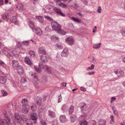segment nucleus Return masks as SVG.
Masks as SVG:
<instances>
[{"label": "nucleus", "instance_id": "obj_1", "mask_svg": "<svg viewBox=\"0 0 125 125\" xmlns=\"http://www.w3.org/2000/svg\"><path fill=\"white\" fill-rule=\"evenodd\" d=\"M36 70L38 73H40L42 71V69L46 72L48 73H52V71L46 65H40L39 64L38 67L34 66Z\"/></svg>", "mask_w": 125, "mask_h": 125}, {"label": "nucleus", "instance_id": "obj_2", "mask_svg": "<svg viewBox=\"0 0 125 125\" xmlns=\"http://www.w3.org/2000/svg\"><path fill=\"white\" fill-rule=\"evenodd\" d=\"M4 115L6 119L0 120V125H10L11 124L10 118L8 117V116L5 113H4Z\"/></svg>", "mask_w": 125, "mask_h": 125}, {"label": "nucleus", "instance_id": "obj_3", "mask_svg": "<svg viewBox=\"0 0 125 125\" xmlns=\"http://www.w3.org/2000/svg\"><path fill=\"white\" fill-rule=\"evenodd\" d=\"M74 40L73 38L71 36L67 37L65 40V42L70 46L73 45Z\"/></svg>", "mask_w": 125, "mask_h": 125}, {"label": "nucleus", "instance_id": "obj_4", "mask_svg": "<svg viewBox=\"0 0 125 125\" xmlns=\"http://www.w3.org/2000/svg\"><path fill=\"white\" fill-rule=\"evenodd\" d=\"M51 25L52 29L56 30L57 31L61 27V26L60 24L55 22H52Z\"/></svg>", "mask_w": 125, "mask_h": 125}, {"label": "nucleus", "instance_id": "obj_5", "mask_svg": "<svg viewBox=\"0 0 125 125\" xmlns=\"http://www.w3.org/2000/svg\"><path fill=\"white\" fill-rule=\"evenodd\" d=\"M79 106L81 109L82 113L86 112L88 109L87 105L84 103H81L80 104Z\"/></svg>", "mask_w": 125, "mask_h": 125}, {"label": "nucleus", "instance_id": "obj_6", "mask_svg": "<svg viewBox=\"0 0 125 125\" xmlns=\"http://www.w3.org/2000/svg\"><path fill=\"white\" fill-rule=\"evenodd\" d=\"M29 116L32 120H34V124L36 123L37 120L38 118V115L37 114L35 113H31Z\"/></svg>", "mask_w": 125, "mask_h": 125}, {"label": "nucleus", "instance_id": "obj_7", "mask_svg": "<svg viewBox=\"0 0 125 125\" xmlns=\"http://www.w3.org/2000/svg\"><path fill=\"white\" fill-rule=\"evenodd\" d=\"M53 10L58 15H60L63 16H65V15L62 12V11L59 8H58L56 7L54 8L53 9Z\"/></svg>", "mask_w": 125, "mask_h": 125}, {"label": "nucleus", "instance_id": "obj_8", "mask_svg": "<svg viewBox=\"0 0 125 125\" xmlns=\"http://www.w3.org/2000/svg\"><path fill=\"white\" fill-rule=\"evenodd\" d=\"M69 54L68 50L67 48H65L63 50L61 54V56H62L67 57L68 55Z\"/></svg>", "mask_w": 125, "mask_h": 125}, {"label": "nucleus", "instance_id": "obj_9", "mask_svg": "<svg viewBox=\"0 0 125 125\" xmlns=\"http://www.w3.org/2000/svg\"><path fill=\"white\" fill-rule=\"evenodd\" d=\"M22 111L25 114L29 112V106L28 105H23L22 106Z\"/></svg>", "mask_w": 125, "mask_h": 125}, {"label": "nucleus", "instance_id": "obj_10", "mask_svg": "<svg viewBox=\"0 0 125 125\" xmlns=\"http://www.w3.org/2000/svg\"><path fill=\"white\" fill-rule=\"evenodd\" d=\"M114 72L118 76L122 75L124 74V72L123 71L120 69L115 71Z\"/></svg>", "mask_w": 125, "mask_h": 125}, {"label": "nucleus", "instance_id": "obj_11", "mask_svg": "<svg viewBox=\"0 0 125 125\" xmlns=\"http://www.w3.org/2000/svg\"><path fill=\"white\" fill-rule=\"evenodd\" d=\"M87 116V114L86 113H83V114L79 117V120L80 122L85 120Z\"/></svg>", "mask_w": 125, "mask_h": 125}, {"label": "nucleus", "instance_id": "obj_12", "mask_svg": "<svg viewBox=\"0 0 125 125\" xmlns=\"http://www.w3.org/2000/svg\"><path fill=\"white\" fill-rule=\"evenodd\" d=\"M10 21L12 23L14 24L17 23L18 21L17 20V17L15 16H13L11 17L10 19Z\"/></svg>", "mask_w": 125, "mask_h": 125}, {"label": "nucleus", "instance_id": "obj_13", "mask_svg": "<svg viewBox=\"0 0 125 125\" xmlns=\"http://www.w3.org/2000/svg\"><path fill=\"white\" fill-rule=\"evenodd\" d=\"M12 66L14 67H18L19 65V62H18L15 60H13L12 61Z\"/></svg>", "mask_w": 125, "mask_h": 125}, {"label": "nucleus", "instance_id": "obj_14", "mask_svg": "<svg viewBox=\"0 0 125 125\" xmlns=\"http://www.w3.org/2000/svg\"><path fill=\"white\" fill-rule=\"evenodd\" d=\"M18 73L20 75H22L23 73V70L22 67L18 66L17 68Z\"/></svg>", "mask_w": 125, "mask_h": 125}, {"label": "nucleus", "instance_id": "obj_15", "mask_svg": "<svg viewBox=\"0 0 125 125\" xmlns=\"http://www.w3.org/2000/svg\"><path fill=\"white\" fill-rule=\"evenodd\" d=\"M45 48L44 47H39L38 50L39 52L42 54H45Z\"/></svg>", "mask_w": 125, "mask_h": 125}, {"label": "nucleus", "instance_id": "obj_16", "mask_svg": "<svg viewBox=\"0 0 125 125\" xmlns=\"http://www.w3.org/2000/svg\"><path fill=\"white\" fill-rule=\"evenodd\" d=\"M98 122L99 123L98 125H105L106 121V120L104 119H100Z\"/></svg>", "mask_w": 125, "mask_h": 125}, {"label": "nucleus", "instance_id": "obj_17", "mask_svg": "<svg viewBox=\"0 0 125 125\" xmlns=\"http://www.w3.org/2000/svg\"><path fill=\"white\" fill-rule=\"evenodd\" d=\"M36 33L38 35H41L42 34V33L40 28L37 27L35 29Z\"/></svg>", "mask_w": 125, "mask_h": 125}, {"label": "nucleus", "instance_id": "obj_18", "mask_svg": "<svg viewBox=\"0 0 125 125\" xmlns=\"http://www.w3.org/2000/svg\"><path fill=\"white\" fill-rule=\"evenodd\" d=\"M40 59L42 62L44 63H46L47 61V57L44 54L42 55L40 57Z\"/></svg>", "mask_w": 125, "mask_h": 125}, {"label": "nucleus", "instance_id": "obj_19", "mask_svg": "<svg viewBox=\"0 0 125 125\" xmlns=\"http://www.w3.org/2000/svg\"><path fill=\"white\" fill-rule=\"evenodd\" d=\"M6 79L4 77L0 76V83L1 84H4L5 83Z\"/></svg>", "mask_w": 125, "mask_h": 125}, {"label": "nucleus", "instance_id": "obj_20", "mask_svg": "<svg viewBox=\"0 0 125 125\" xmlns=\"http://www.w3.org/2000/svg\"><path fill=\"white\" fill-rule=\"evenodd\" d=\"M71 20L78 23H80L81 22V20L78 18L75 17H72L71 18Z\"/></svg>", "mask_w": 125, "mask_h": 125}, {"label": "nucleus", "instance_id": "obj_21", "mask_svg": "<svg viewBox=\"0 0 125 125\" xmlns=\"http://www.w3.org/2000/svg\"><path fill=\"white\" fill-rule=\"evenodd\" d=\"M15 117L17 120L18 123H20L21 122V119L20 118L19 114L18 113H15Z\"/></svg>", "mask_w": 125, "mask_h": 125}, {"label": "nucleus", "instance_id": "obj_22", "mask_svg": "<svg viewBox=\"0 0 125 125\" xmlns=\"http://www.w3.org/2000/svg\"><path fill=\"white\" fill-rule=\"evenodd\" d=\"M60 121L62 123L65 122L66 118L65 116L64 115H61L59 118Z\"/></svg>", "mask_w": 125, "mask_h": 125}, {"label": "nucleus", "instance_id": "obj_23", "mask_svg": "<svg viewBox=\"0 0 125 125\" xmlns=\"http://www.w3.org/2000/svg\"><path fill=\"white\" fill-rule=\"evenodd\" d=\"M25 62L29 65H31L32 64V62L28 57H26L25 58Z\"/></svg>", "mask_w": 125, "mask_h": 125}, {"label": "nucleus", "instance_id": "obj_24", "mask_svg": "<svg viewBox=\"0 0 125 125\" xmlns=\"http://www.w3.org/2000/svg\"><path fill=\"white\" fill-rule=\"evenodd\" d=\"M16 8L19 10H22L24 9L23 6L21 4L18 3L16 5Z\"/></svg>", "mask_w": 125, "mask_h": 125}, {"label": "nucleus", "instance_id": "obj_25", "mask_svg": "<svg viewBox=\"0 0 125 125\" xmlns=\"http://www.w3.org/2000/svg\"><path fill=\"white\" fill-rule=\"evenodd\" d=\"M2 19L4 20H6L9 18V16L8 14L7 13H3L1 15Z\"/></svg>", "mask_w": 125, "mask_h": 125}, {"label": "nucleus", "instance_id": "obj_26", "mask_svg": "<svg viewBox=\"0 0 125 125\" xmlns=\"http://www.w3.org/2000/svg\"><path fill=\"white\" fill-rule=\"evenodd\" d=\"M31 108L33 111H35L36 110V105L34 103H32L31 104Z\"/></svg>", "mask_w": 125, "mask_h": 125}, {"label": "nucleus", "instance_id": "obj_27", "mask_svg": "<svg viewBox=\"0 0 125 125\" xmlns=\"http://www.w3.org/2000/svg\"><path fill=\"white\" fill-rule=\"evenodd\" d=\"M20 117L21 118V122H22L21 124H22L23 123V122L26 120V117L25 116H24V115H20Z\"/></svg>", "mask_w": 125, "mask_h": 125}, {"label": "nucleus", "instance_id": "obj_28", "mask_svg": "<svg viewBox=\"0 0 125 125\" xmlns=\"http://www.w3.org/2000/svg\"><path fill=\"white\" fill-rule=\"evenodd\" d=\"M28 24L30 27L31 28L32 30L34 29L35 26L32 22L31 21H30L28 22Z\"/></svg>", "mask_w": 125, "mask_h": 125}, {"label": "nucleus", "instance_id": "obj_29", "mask_svg": "<svg viewBox=\"0 0 125 125\" xmlns=\"http://www.w3.org/2000/svg\"><path fill=\"white\" fill-rule=\"evenodd\" d=\"M61 27L57 31L58 33H60L63 35H65L66 34V32L61 29Z\"/></svg>", "mask_w": 125, "mask_h": 125}, {"label": "nucleus", "instance_id": "obj_30", "mask_svg": "<svg viewBox=\"0 0 125 125\" xmlns=\"http://www.w3.org/2000/svg\"><path fill=\"white\" fill-rule=\"evenodd\" d=\"M25 122L27 125H33L31 120L27 119L25 120Z\"/></svg>", "mask_w": 125, "mask_h": 125}, {"label": "nucleus", "instance_id": "obj_31", "mask_svg": "<svg viewBox=\"0 0 125 125\" xmlns=\"http://www.w3.org/2000/svg\"><path fill=\"white\" fill-rule=\"evenodd\" d=\"M28 102V100L26 99H23L22 101V103L23 104V105H28L27 102Z\"/></svg>", "mask_w": 125, "mask_h": 125}, {"label": "nucleus", "instance_id": "obj_32", "mask_svg": "<svg viewBox=\"0 0 125 125\" xmlns=\"http://www.w3.org/2000/svg\"><path fill=\"white\" fill-rule=\"evenodd\" d=\"M89 60L90 61L94 64H95L96 63V61L95 60V58L94 57H92L89 58Z\"/></svg>", "mask_w": 125, "mask_h": 125}, {"label": "nucleus", "instance_id": "obj_33", "mask_svg": "<svg viewBox=\"0 0 125 125\" xmlns=\"http://www.w3.org/2000/svg\"><path fill=\"white\" fill-rule=\"evenodd\" d=\"M76 117L75 115H73V116H71L70 117V119L72 123L74 122L76 119Z\"/></svg>", "mask_w": 125, "mask_h": 125}, {"label": "nucleus", "instance_id": "obj_34", "mask_svg": "<svg viewBox=\"0 0 125 125\" xmlns=\"http://www.w3.org/2000/svg\"><path fill=\"white\" fill-rule=\"evenodd\" d=\"M101 46V43L98 44H96L94 45L93 47L95 49H97L100 48Z\"/></svg>", "mask_w": 125, "mask_h": 125}, {"label": "nucleus", "instance_id": "obj_35", "mask_svg": "<svg viewBox=\"0 0 125 125\" xmlns=\"http://www.w3.org/2000/svg\"><path fill=\"white\" fill-rule=\"evenodd\" d=\"M74 107L73 106H72L70 107L69 110V114H72L74 110Z\"/></svg>", "mask_w": 125, "mask_h": 125}, {"label": "nucleus", "instance_id": "obj_36", "mask_svg": "<svg viewBox=\"0 0 125 125\" xmlns=\"http://www.w3.org/2000/svg\"><path fill=\"white\" fill-rule=\"evenodd\" d=\"M59 5L60 7L63 8H65L67 7V5H66L62 2L59 3Z\"/></svg>", "mask_w": 125, "mask_h": 125}, {"label": "nucleus", "instance_id": "obj_37", "mask_svg": "<svg viewBox=\"0 0 125 125\" xmlns=\"http://www.w3.org/2000/svg\"><path fill=\"white\" fill-rule=\"evenodd\" d=\"M16 47L17 48L20 49H21V46L22 45V44L19 42H18L17 43Z\"/></svg>", "mask_w": 125, "mask_h": 125}, {"label": "nucleus", "instance_id": "obj_38", "mask_svg": "<svg viewBox=\"0 0 125 125\" xmlns=\"http://www.w3.org/2000/svg\"><path fill=\"white\" fill-rule=\"evenodd\" d=\"M37 99L38 101L37 102H36L37 103L38 105L40 106L41 105L42 99L40 98H38Z\"/></svg>", "mask_w": 125, "mask_h": 125}, {"label": "nucleus", "instance_id": "obj_39", "mask_svg": "<svg viewBox=\"0 0 125 125\" xmlns=\"http://www.w3.org/2000/svg\"><path fill=\"white\" fill-rule=\"evenodd\" d=\"M49 115L51 117H54V114L50 110L48 111Z\"/></svg>", "mask_w": 125, "mask_h": 125}, {"label": "nucleus", "instance_id": "obj_40", "mask_svg": "<svg viewBox=\"0 0 125 125\" xmlns=\"http://www.w3.org/2000/svg\"><path fill=\"white\" fill-rule=\"evenodd\" d=\"M1 93L3 96H5L7 95V92L5 90H2L1 91Z\"/></svg>", "mask_w": 125, "mask_h": 125}, {"label": "nucleus", "instance_id": "obj_41", "mask_svg": "<svg viewBox=\"0 0 125 125\" xmlns=\"http://www.w3.org/2000/svg\"><path fill=\"white\" fill-rule=\"evenodd\" d=\"M51 40L52 41H55L56 40H58L59 38L55 35H52L51 38Z\"/></svg>", "mask_w": 125, "mask_h": 125}, {"label": "nucleus", "instance_id": "obj_42", "mask_svg": "<svg viewBox=\"0 0 125 125\" xmlns=\"http://www.w3.org/2000/svg\"><path fill=\"white\" fill-rule=\"evenodd\" d=\"M110 118L111 119L110 123L111 124H113L115 123L114 119V116L112 115H111Z\"/></svg>", "mask_w": 125, "mask_h": 125}, {"label": "nucleus", "instance_id": "obj_43", "mask_svg": "<svg viewBox=\"0 0 125 125\" xmlns=\"http://www.w3.org/2000/svg\"><path fill=\"white\" fill-rule=\"evenodd\" d=\"M71 8L75 9L78 8V6L76 4L74 3L73 5L72 6H71Z\"/></svg>", "mask_w": 125, "mask_h": 125}, {"label": "nucleus", "instance_id": "obj_44", "mask_svg": "<svg viewBox=\"0 0 125 125\" xmlns=\"http://www.w3.org/2000/svg\"><path fill=\"white\" fill-rule=\"evenodd\" d=\"M12 53L16 58H18L19 56V54L16 51H14Z\"/></svg>", "mask_w": 125, "mask_h": 125}, {"label": "nucleus", "instance_id": "obj_45", "mask_svg": "<svg viewBox=\"0 0 125 125\" xmlns=\"http://www.w3.org/2000/svg\"><path fill=\"white\" fill-rule=\"evenodd\" d=\"M27 80L26 78L24 77H22L21 80V82L22 83H25L26 82Z\"/></svg>", "mask_w": 125, "mask_h": 125}, {"label": "nucleus", "instance_id": "obj_46", "mask_svg": "<svg viewBox=\"0 0 125 125\" xmlns=\"http://www.w3.org/2000/svg\"><path fill=\"white\" fill-rule=\"evenodd\" d=\"M62 1L64 2H66L67 1H68V4L70 3V2L71 1V0H56V1L57 2H60L61 1Z\"/></svg>", "mask_w": 125, "mask_h": 125}, {"label": "nucleus", "instance_id": "obj_47", "mask_svg": "<svg viewBox=\"0 0 125 125\" xmlns=\"http://www.w3.org/2000/svg\"><path fill=\"white\" fill-rule=\"evenodd\" d=\"M120 32L123 36H125V29H121L120 30Z\"/></svg>", "mask_w": 125, "mask_h": 125}, {"label": "nucleus", "instance_id": "obj_48", "mask_svg": "<svg viewBox=\"0 0 125 125\" xmlns=\"http://www.w3.org/2000/svg\"><path fill=\"white\" fill-rule=\"evenodd\" d=\"M36 18L38 19L40 21H43V17L41 16H36Z\"/></svg>", "mask_w": 125, "mask_h": 125}, {"label": "nucleus", "instance_id": "obj_49", "mask_svg": "<svg viewBox=\"0 0 125 125\" xmlns=\"http://www.w3.org/2000/svg\"><path fill=\"white\" fill-rule=\"evenodd\" d=\"M41 125H47L45 121L43 119H41Z\"/></svg>", "mask_w": 125, "mask_h": 125}, {"label": "nucleus", "instance_id": "obj_50", "mask_svg": "<svg viewBox=\"0 0 125 125\" xmlns=\"http://www.w3.org/2000/svg\"><path fill=\"white\" fill-rule=\"evenodd\" d=\"M80 125H87L88 122L86 121H84L83 122H80Z\"/></svg>", "mask_w": 125, "mask_h": 125}, {"label": "nucleus", "instance_id": "obj_51", "mask_svg": "<svg viewBox=\"0 0 125 125\" xmlns=\"http://www.w3.org/2000/svg\"><path fill=\"white\" fill-rule=\"evenodd\" d=\"M31 75L32 76L33 78H35L36 81L38 80V78L36 74H31Z\"/></svg>", "mask_w": 125, "mask_h": 125}, {"label": "nucleus", "instance_id": "obj_52", "mask_svg": "<svg viewBox=\"0 0 125 125\" xmlns=\"http://www.w3.org/2000/svg\"><path fill=\"white\" fill-rule=\"evenodd\" d=\"M29 54L31 56L34 57L35 55V52L32 51H30Z\"/></svg>", "mask_w": 125, "mask_h": 125}, {"label": "nucleus", "instance_id": "obj_53", "mask_svg": "<svg viewBox=\"0 0 125 125\" xmlns=\"http://www.w3.org/2000/svg\"><path fill=\"white\" fill-rule=\"evenodd\" d=\"M102 9L100 6H98L97 7V12L98 13H100L101 12Z\"/></svg>", "mask_w": 125, "mask_h": 125}, {"label": "nucleus", "instance_id": "obj_54", "mask_svg": "<svg viewBox=\"0 0 125 125\" xmlns=\"http://www.w3.org/2000/svg\"><path fill=\"white\" fill-rule=\"evenodd\" d=\"M35 85L37 88H38L40 86V85L38 82L35 81L34 83Z\"/></svg>", "mask_w": 125, "mask_h": 125}, {"label": "nucleus", "instance_id": "obj_55", "mask_svg": "<svg viewBox=\"0 0 125 125\" xmlns=\"http://www.w3.org/2000/svg\"><path fill=\"white\" fill-rule=\"evenodd\" d=\"M91 125H96V121L94 120H91L90 121Z\"/></svg>", "mask_w": 125, "mask_h": 125}, {"label": "nucleus", "instance_id": "obj_56", "mask_svg": "<svg viewBox=\"0 0 125 125\" xmlns=\"http://www.w3.org/2000/svg\"><path fill=\"white\" fill-rule=\"evenodd\" d=\"M94 65L93 64H92L91 65V67H88L87 68V70H93L94 69Z\"/></svg>", "mask_w": 125, "mask_h": 125}, {"label": "nucleus", "instance_id": "obj_57", "mask_svg": "<svg viewBox=\"0 0 125 125\" xmlns=\"http://www.w3.org/2000/svg\"><path fill=\"white\" fill-rule=\"evenodd\" d=\"M23 44L26 45H28L29 43V41H23L22 42Z\"/></svg>", "mask_w": 125, "mask_h": 125}, {"label": "nucleus", "instance_id": "obj_58", "mask_svg": "<svg viewBox=\"0 0 125 125\" xmlns=\"http://www.w3.org/2000/svg\"><path fill=\"white\" fill-rule=\"evenodd\" d=\"M57 47L59 49H61L62 48V46L60 44L58 43L57 45Z\"/></svg>", "mask_w": 125, "mask_h": 125}, {"label": "nucleus", "instance_id": "obj_59", "mask_svg": "<svg viewBox=\"0 0 125 125\" xmlns=\"http://www.w3.org/2000/svg\"><path fill=\"white\" fill-rule=\"evenodd\" d=\"M86 85L89 87L91 86L92 85V82H88L86 83Z\"/></svg>", "mask_w": 125, "mask_h": 125}, {"label": "nucleus", "instance_id": "obj_60", "mask_svg": "<svg viewBox=\"0 0 125 125\" xmlns=\"http://www.w3.org/2000/svg\"><path fill=\"white\" fill-rule=\"evenodd\" d=\"M39 0H31V1L32 3L34 4H36L37 3Z\"/></svg>", "mask_w": 125, "mask_h": 125}, {"label": "nucleus", "instance_id": "obj_61", "mask_svg": "<svg viewBox=\"0 0 125 125\" xmlns=\"http://www.w3.org/2000/svg\"><path fill=\"white\" fill-rule=\"evenodd\" d=\"M62 97L61 95L59 96V100L58 101V103H60L61 102L62 100Z\"/></svg>", "mask_w": 125, "mask_h": 125}, {"label": "nucleus", "instance_id": "obj_62", "mask_svg": "<svg viewBox=\"0 0 125 125\" xmlns=\"http://www.w3.org/2000/svg\"><path fill=\"white\" fill-rule=\"evenodd\" d=\"M52 125H58V122L56 120H55L52 122Z\"/></svg>", "mask_w": 125, "mask_h": 125}, {"label": "nucleus", "instance_id": "obj_63", "mask_svg": "<svg viewBox=\"0 0 125 125\" xmlns=\"http://www.w3.org/2000/svg\"><path fill=\"white\" fill-rule=\"evenodd\" d=\"M66 83H63L61 84V85L62 86L66 87Z\"/></svg>", "mask_w": 125, "mask_h": 125}, {"label": "nucleus", "instance_id": "obj_64", "mask_svg": "<svg viewBox=\"0 0 125 125\" xmlns=\"http://www.w3.org/2000/svg\"><path fill=\"white\" fill-rule=\"evenodd\" d=\"M116 99V98L114 97H112L111 98V103H112Z\"/></svg>", "mask_w": 125, "mask_h": 125}]
</instances>
